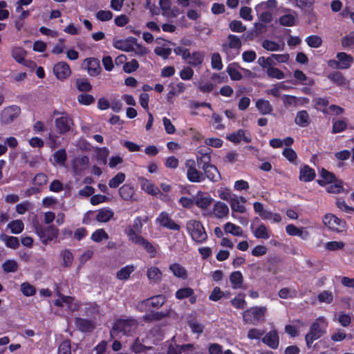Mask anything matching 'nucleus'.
<instances>
[{
	"label": "nucleus",
	"mask_w": 354,
	"mask_h": 354,
	"mask_svg": "<svg viewBox=\"0 0 354 354\" xmlns=\"http://www.w3.org/2000/svg\"><path fill=\"white\" fill-rule=\"evenodd\" d=\"M162 338L160 328L154 327L134 340L131 347V351L136 353H140L145 350H150L153 348L152 345L157 344Z\"/></svg>",
	"instance_id": "obj_1"
},
{
	"label": "nucleus",
	"mask_w": 354,
	"mask_h": 354,
	"mask_svg": "<svg viewBox=\"0 0 354 354\" xmlns=\"http://www.w3.org/2000/svg\"><path fill=\"white\" fill-rule=\"evenodd\" d=\"M328 322L324 317L317 318L310 325L308 332L305 336L308 348H310L314 341L319 339L326 333Z\"/></svg>",
	"instance_id": "obj_2"
},
{
	"label": "nucleus",
	"mask_w": 354,
	"mask_h": 354,
	"mask_svg": "<svg viewBox=\"0 0 354 354\" xmlns=\"http://www.w3.org/2000/svg\"><path fill=\"white\" fill-rule=\"evenodd\" d=\"M138 322L135 319H120L117 320L111 331L112 338L118 336L133 335L138 330Z\"/></svg>",
	"instance_id": "obj_3"
},
{
	"label": "nucleus",
	"mask_w": 354,
	"mask_h": 354,
	"mask_svg": "<svg viewBox=\"0 0 354 354\" xmlns=\"http://www.w3.org/2000/svg\"><path fill=\"white\" fill-rule=\"evenodd\" d=\"M186 230L192 239L198 243H203L207 239V234L203 224L196 219H190L186 222Z\"/></svg>",
	"instance_id": "obj_4"
},
{
	"label": "nucleus",
	"mask_w": 354,
	"mask_h": 354,
	"mask_svg": "<svg viewBox=\"0 0 354 354\" xmlns=\"http://www.w3.org/2000/svg\"><path fill=\"white\" fill-rule=\"evenodd\" d=\"M184 170L187 180L191 183H202L205 180L203 172L196 167V162L192 159H187L184 164Z\"/></svg>",
	"instance_id": "obj_5"
},
{
	"label": "nucleus",
	"mask_w": 354,
	"mask_h": 354,
	"mask_svg": "<svg viewBox=\"0 0 354 354\" xmlns=\"http://www.w3.org/2000/svg\"><path fill=\"white\" fill-rule=\"evenodd\" d=\"M267 308L264 306H255L246 310L243 315V319L246 323L257 324L264 321L265 314Z\"/></svg>",
	"instance_id": "obj_6"
},
{
	"label": "nucleus",
	"mask_w": 354,
	"mask_h": 354,
	"mask_svg": "<svg viewBox=\"0 0 354 354\" xmlns=\"http://www.w3.org/2000/svg\"><path fill=\"white\" fill-rule=\"evenodd\" d=\"M322 221L324 225L332 232L339 233L345 231L346 229V221L330 213L325 214Z\"/></svg>",
	"instance_id": "obj_7"
},
{
	"label": "nucleus",
	"mask_w": 354,
	"mask_h": 354,
	"mask_svg": "<svg viewBox=\"0 0 354 354\" xmlns=\"http://www.w3.org/2000/svg\"><path fill=\"white\" fill-rule=\"evenodd\" d=\"M57 115L55 120L57 131L60 134H64L70 131L73 126V120L72 118L65 113H55Z\"/></svg>",
	"instance_id": "obj_8"
},
{
	"label": "nucleus",
	"mask_w": 354,
	"mask_h": 354,
	"mask_svg": "<svg viewBox=\"0 0 354 354\" xmlns=\"http://www.w3.org/2000/svg\"><path fill=\"white\" fill-rule=\"evenodd\" d=\"M143 223L141 217H136L133 222L132 225H129L125 229V234H127L129 241L133 242L142 236L140 234L142 232Z\"/></svg>",
	"instance_id": "obj_9"
},
{
	"label": "nucleus",
	"mask_w": 354,
	"mask_h": 354,
	"mask_svg": "<svg viewBox=\"0 0 354 354\" xmlns=\"http://www.w3.org/2000/svg\"><path fill=\"white\" fill-rule=\"evenodd\" d=\"M168 346L167 349V354H181L187 351H193L195 348L194 344H186L179 345L175 341V337H173L167 342Z\"/></svg>",
	"instance_id": "obj_10"
},
{
	"label": "nucleus",
	"mask_w": 354,
	"mask_h": 354,
	"mask_svg": "<svg viewBox=\"0 0 354 354\" xmlns=\"http://www.w3.org/2000/svg\"><path fill=\"white\" fill-rule=\"evenodd\" d=\"M247 199L244 196L234 194L229 202L232 210V216L233 217L235 218V212L243 214L246 212L247 209L245 205Z\"/></svg>",
	"instance_id": "obj_11"
},
{
	"label": "nucleus",
	"mask_w": 354,
	"mask_h": 354,
	"mask_svg": "<svg viewBox=\"0 0 354 354\" xmlns=\"http://www.w3.org/2000/svg\"><path fill=\"white\" fill-rule=\"evenodd\" d=\"M21 113V109L16 105H12L5 108L1 113V121L2 123L8 124L19 116Z\"/></svg>",
	"instance_id": "obj_12"
},
{
	"label": "nucleus",
	"mask_w": 354,
	"mask_h": 354,
	"mask_svg": "<svg viewBox=\"0 0 354 354\" xmlns=\"http://www.w3.org/2000/svg\"><path fill=\"white\" fill-rule=\"evenodd\" d=\"M156 223L171 230L179 231L180 227L171 219L169 214L165 212H161L156 219Z\"/></svg>",
	"instance_id": "obj_13"
},
{
	"label": "nucleus",
	"mask_w": 354,
	"mask_h": 354,
	"mask_svg": "<svg viewBox=\"0 0 354 354\" xmlns=\"http://www.w3.org/2000/svg\"><path fill=\"white\" fill-rule=\"evenodd\" d=\"M165 301V297L162 295H157L150 299L142 301L138 305V308L142 310H150L151 308H160Z\"/></svg>",
	"instance_id": "obj_14"
},
{
	"label": "nucleus",
	"mask_w": 354,
	"mask_h": 354,
	"mask_svg": "<svg viewBox=\"0 0 354 354\" xmlns=\"http://www.w3.org/2000/svg\"><path fill=\"white\" fill-rule=\"evenodd\" d=\"M159 6L162 15L167 18H174L178 15V8L172 6L171 0H159Z\"/></svg>",
	"instance_id": "obj_15"
},
{
	"label": "nucleus",
	"mask_w": 354,
	"mask_h": 354,
	"mask_svg": "<svg viewBox=\"0 0 354 354\" xmlns=\"http://www.w3.org/2000/svg\"><path fill=\"white\" fill-rule=\"evenodd\" d=\"M195 205L201 209H207L213 202V198L209 193L198 191L194 195Z\"/></svg>",
	"instance_id": "obj_16"
},
{
	"label": "nucleus",
	"mask_w": 354,
	"mask_h": 354,
	"mask_svg": "<svg viewBox=\"0 0 354 354\" xmlns=\"http://www.w3.org/2000/svg\"><path fill=\"white\" fill-rule=\"evenodd\" d=\"M241 46V42L239 37L230 35L227 37V42L223 45V49L227 55L231 53L232 50L235 51V55H238Z\"/></svg>",
	"instance_id": "obj_17"
},
{
	"label": "nucleus",
	"mask_w": 354,
	"mask_h": 354,
	"mask_svg": "<svg viewBox=\"0 0 354 354\" xmlns=\"http://www.w3.org/2000/svg\"><path fill=\"white\" fill-rule=\"evenodd\" d=\"M53 73L58 80H64L71 73L69 65L65 62H59L53 67Z\"/></svg>",
	"instance_id": "obj_18"
},
{
	"label": "nucleus",
	"mask_w": 354,
	"mask_h": 354,
	"mask_svg": "<svg viewBox=\"0 0 354 354\" xmlns=\"http://www.w3.org/2000/svg\"><path fill=\"white\" fill-rule=\"evenodd\" d=\"M135 44V37H129L124 39H114L113 46L115 48L130 53L132 52L133 45Z\"/></svg>",
	"instance_id": "obj_19"
},
{
	"label": "nucleus",
	"mask_w": 354,
	"mask_h": 354,
	"mask_svg": "<svg viewBox=\"0 0 354 354\" xmlns=\"http://www.w3.org/2000/svg\"><path fill=\"white\" fill-rule=\"evenodd\" d=\"M227 138L230 141L235 143L240 142L242 140L247 143L252 141L250 133L248 131L243 129H239L238 131L232 133L227 136Z\"/></svg>",
	"instance_id": "obj_20"
},
{
	"label": "nucleus",
	"mask_w": 354,
	"mask_h": 354,
	"mask_svg": "<svg viewBox=\"0 0 354 354\" xmlns=\"http://www.w3.org/2000/svg\"><path fill=\"white\" fill-rule=\"evenodd\" d=\"M262 342L268 347L276 349L279 344V337L276 330H272L264 335Z\"/></svg>",
	"instance_id": "obj_21"
},
{
	"label": "nucleus",
	"mask_w": 354,
	"mask_h": 354,
	"mask_svg": "<svg viewBox=\"0 0 354 354\" xmlns=\"http://www.w3.org/2000/svg\"><path fill=\"white\" fill-rule=\"evenodd\" d=\"M88 73L91 76H97L101 73V67L98 59L91 57L84 60Z\"/></svg>",
	"instance_id": "obj_22"
},
{
	"label": "nucleus",
	"mask_w": 354,
	"mask_h": 354,
	"mask_svg": "<svg viewBox=\"0 0 354 354\" xmlns=\"http://www.w3.org/2000/svg\"><path fill=\"white\" fill-rule=\"evenodd\" d=\"M203 174L205 178H207L211 181H217L220 178L219 171L216 166L211 163L202 165Z\"/></svg>",
	"instance_id": "obj_23"
},
{
	"label": "nucleus",
	"mask_w": 354,
	"mask_h": 354,
	"mask_svg": "<svg viewBox=\"0 0 354 354\" xmlns=\"http://www.w3.org/2000/svg\"><path fill=\"white\" fill-rule=\"evenodd\" d=\"M205 57V53L202 51H194L189 53V56L185 60L186 63L194 67H200Z\"/></svg>",
	"instance_id": "obj_24"
},
{
	"label": "nucleus",
	"mask_w": 354,
	"mask_h": 354,
	"mask_svg": "<svg viewBox=\"0 0 354 354\" xmlns=\"http://www.w3.org/2000/svg\"><path fill=\"white\" fill-rule=\"evenodd\" d=\"M55 306L64 307L66 306L70 310H76L79 308L77 303H74V298L68 296H60L59 299L54 302Z\"/></svg>",
	"instance_id": "obj_25"
},
{
	"label": "nucleus",
	"mask_w": 354,
	"mask_h": 354,
	"mask_svg": "<svg viewBox=\"0 0 354 354\" xmlns=\"http://www.w3.org/2000/svg\"><path fill=\"white\" fill-rule=\"evenodd\" d=\"M286 232L290 236H297L303 240L309 237V232L304 227H297L293 224H289L286 227Z\"/></svg>",
	"instance_id": "obj_26"
},
{
	"label": "nucleus",
	"mask_w": 354,
	"mask_h": 354,
	"mask_svg": "<svg viewBox=\"0 0 354 354\" xmlns=\"http://www.w3.org/2000/svg\"><path fill=\"white\" fill-rule=\"evenodd\" d=\"M211 152L212 150L209 149L204 150L203 147H199L197 149L196 153L197 163L202 165L209 164L211 162Z\"/></svg>",
	"instance_id": "obj_27"
},
{
	"label": "nucleus",
	"mask_w": 354,
	"mask_h": 354,
	"mask_svg": "<svg viewBox=\"0 0 354 354\" xmlns=\"http://www.w3.org/2000/svg\"><path fill=\"white\" fill-rule=\"evenodd\" d=\"M229 212V207L225 203L221 201H217L214 203L213 214L216 218H225L227 216Z\"/></svg>",
	"instance_id": "obj_28"
},
{
	"label": "nucleus",
	"mask_w": 354,
	"mask_h": 354,
	"mask_svg": "<svg viewBox=\"0 0 354 354\" xmlns=\"http://www.w3.org/2000/svg\"><path fill=\"white\" fill-rule=\"evenodd\" d=\"M140 187L142 190L149 194L157 196L160 194V189L152 182L146 179L141 178L140 180Z\"/></svg>",
	"instance_id": "obj_29"
},
{
	"label": "nucleus",
	"mask_w": 354,
	"mask_h": 354,
	"mask_svg": "<svg viewBox=\"0 0 354 354\" xmlns=\"http://www.w3.org/2000/svg\"><path fill=\"white\" fill-rule=\"evenodd\" d=\"M38 234L40 236L41 241L44 243H47L48 241L57 237V230L53 226H48L45 230L38 232Z\"/></svg>",
	"instance_id": "obj_30"
},
{
	"label": "nucleus",
	"mask_w": 354,
	"mask_h": 354,
	"mask_svg": "<svg viewBox=\"0 0 354 354\" xmlns=\"http://www.w3.org/2000/svg\"><path fill=\"white\" fill-rule=\"evenodd\" d=\"M114 215L113 211L109 207L100 209L97 212L95 218L98 222L106 223L109 221Z\"/></svg>",
	"instance_id": "obj_31"
},
{
	"label": "nucleus",
	"mask_w": 354,
	"mask_h": 354,
	"mask_svg": "<svg viewBox=\"0 0 354 354\" xmlns=\"http://www.w3.org/2000/svg\"><path fill=\"white\" fill-rule=\"evenodd\" d=\"M315 173L313 169L308 165L301 167L299 172V180L304 182H310L314 180Z\"/></svg>",
	"instance_id": "obj_32"
},
{
	"label": "nucleus",
	"mask_w": 354,
	"mask_h": 354,
	"mask_svg": "<svg viewBox=\"0 0 354 354\" xmlns=\"http://www.w3.org/2000/svg\"><path fill=\"white\" fill-rule=\"evenodd\" d=\"M147 276L150 282L156 283L162 280V273L158 268L151 266L147 269Z\"/></svg>",
	"instance_id": "obj_33"
},
{
	"label": "nucleus",
	"mask_w": 354,
	"mask_h": 354,
	"mask_svg": "<svg viewBox=\"0 0 354 354\" xmlns=\"http://www.w3.org/2000/svg\"><path fill=\"white\" fill-rule=\"evenodd\" d=\"M295 122L301 127H308L310 123V119L308 112L304 110L297 112L295 118Z\"/></svg>",
	"instance_id": "obj_34"
},
{
	"label": "nucleus",
	"mask_w": 354,
	"mask_h": 354,
	"mask_svg": "<svg viewBox=\"0 0 354 354\" xmlns=\"http://www.w3.org/2000/svg\"><path fill=\"white\" fill-rule=\"evenodd\" d=\"M256 107L262 115H268L272 112V106L268 100L259 99L256 102Z\"/></svg>",
	"instance_id": "obj_35"
},
{
	"label": "nucleus",
	"mask_w": 354,
	"mask_h": 354,
	"mask_svg": "<svg viewBox=\"0 0 354 354\" xmlns=\"http://www.w3.org/2000/svg\"><path fill=\"white\" fill-rule=\"evenodd\" d=\"M89 159L86 156L75 158L73 163V168L75 173L79 174L84 170L88 163Z\"/></svg>",
	"instance_id": "obj_36"
},
{
	"label": "nucleus",
	"mask_w": 354,
	"mask_h": 354,
	"mask_svg": "<svg viewBox=\"0 0 354 354\" xmlns=\"http://www.w3.org/2000/svg\"><path fill=\"white\" fill-rule=\"evenodd\" d=\"M169 270L178 278L185 279L187 277V270L179 263H174L171 264L169 266Z\"/></svg>",
	"instance_id": "obj_37"
},
{
	"label": "nucleus",
	"mask_w": 354,
	"mask_h": 354,
	"mask_svg": "<svg viewBox=\"0 0 354 354\" xmlns=\"http://www.w3.org/2000/svg\"><path fill=\"white\" fill-rule=\"evenodd\" d=\"M336 57L339 62L340 69L348 68L353 61V58L350 55L344 52L338 53Z\"/></svg>",
	"instance_id": "obj_38"
},
{
	"label": "nucleus",
	"mask_w": 354,
	"mask_h": 354,
	"mask_svg": "<svg viewBox=\"0 0 354 354\" xmlns=\"http://www.w3.org/2000/svg\"><path fill=\"white\" fill-rule=\"evenodd\" d=\"M194 291L192 288L189 287H185L178 290L176 292L175 297L178 299H184L187 297H190V301L192 303L195 302V297H192L194 295Z\"/></svg>",
	"instance_id": "obj_39"
},
{
	"label": "nucleus",
	"mask_w": 354,
	"mask_h": 354,
	"mask_svg": "<svg viewBox=\"0 0 354 354\" xmlns=\"http://www.w3.org/2000/svg\"><path fill=\"white\" fill-rule=\"evenodd\" d=\"M133 243L141 245L151 257H155L156 254L155 247L144 237L141 236Z\"/></svg>",
	"instance_id": "obj_40"
},
{
	"label": "nucleus",
	"mask_w": 354,
	"mask_h": 354,
	"mask_svg": "<svg viewBox=\"0 0 354 354\" xmlns=\"http://www.w3.org/2000/svg\"><path fill=\"white\" fill-rule=\"evenodd\" d=\"M135 270L136 267L133 265H127L117 272L116 277L119 280H127Z\"/></svg>",
	"instance_id": "obj_41"
},
{
	"label": "nucleus",
	"mask_w": 354,
	"mask_h": 354,
	"mask_svg": "<svg viewBox=\"0 0 354 354\" xmlns=\"http://www.w3.org/2000/svg\"><path fill=\"white\" fill-rule=\"evenodd\" d=\"M254 236L257 239H268L270 232L265 224L261 223L257 228L252 230Z\"/></svg>",
	"instance_id": "obj_42"
},
{
	"label": "nucleus",
	"mask_w": 354,
	"mask_h": 354,
	"mask_svg": "<svg viewBox=\"0 0 354 354\" xmlns=\"http://www.w3.org/2000/svg\"><path fill=\"white\" fill-rule=\"evenodd\" d=\"M119 194L122 199L131 201L134 194V189L129 185H124L119 189Z\"/></svg>",
	"instance_id": "obj_43"
},
{
	"label": "nucleus",
	"mask_w": 354,
	"mask_h": 354,
	"mask_svg": "<svg viewBox=\"0 0 354 354\" xmlns=\"http://www.w3.org/2000/svg\"><path fill=\"white\" fill-rule=\"evenodd\" d=\"M75 324L78 329L82 332H90L94 328L93 322L85 319H76Z\"/></svg>",
	"instance_id": "obj_44"
},
{
	"label": "nucleus",
	"mask_w": 354,
	"mask_h": 354,
	"mask_svg": "<svg viewBox=\"0 0 354 354\" xmlns=\"http://www.w3.org/2000/svg\"><path fill=\"white\" fill-rule=\"evenodd\" d=\"M319 174L323 179L318 180L317 183L322 186H324L326 183H332L336 180L333 173L328 171L324 168L319 170Z\"/></svg>",
	"instance_id": "obj_45"
},
{
	"label": "nucleus",
	"mask_w": 354,
	"mask_h": 354,
	"mask_svg": "<svg viewBox=\"0 0 354 354\" xmlns=\"http://www.w3.org/2000/svg\"><path fill=\"white\" fill-rule=\"evenodd\" d=\"M0 239L6 243L8 248L15 249L19 247V243L17 237L8 236L5 234H0Z\"/></svg>",
	"instance_id": "obj_46"
},
{
	"label": "nucleus",
	"mask_w": 354,
	"mask_h": 354,
	"mask_svg": "<svg viewBox=\"0 0 354 354\" xmlns=\"http://www.w3.org/2000/svg\"><path fill=\"white\" fill-rule=\"evenodd\" d=\"M230 281L234 289L240 288L243 283V275L240 271H234L230 276Z\"/></svg>",
	"instance_id": "obj_47"
},
{
	"label": "nucleus",
	"mask_w": 354,
	"mask_h": 354,
	"mask_svg": "<svg viewBox=\"0 0 354 354\" xmlns=\"http://www.w3.org/2000/svg\"><path fill=\"white\" fill-rule=\"evenodd\" d=\"M224 230L226 233L231 234L234 236H241L243 235V230L241 227L230 222H227L225 224Z\"/></svg>",
	"instance_id": "obj_48"
},
{
	"label": "nucleus",
	"mask_w": 354,
	"mask_h": 354,
	"mask_svg": "<svg viewBox=\"0 0 354 354\" xmlns=\"http://www.w3.org/2000/svg\"><path fill=\"white\" fill-rule=\"evenodd\" d=\"M66 160V153L65 149H59L54 153L53 154V162L54 165H59L64 166Z\"/></svg>",
	"instance_id": "obj_49"
},
{
	"label": "nucleus",
	"mask_w": 354,
	"mask_h": 354,
	"mask_svg": "<svg viewBox=\"0 0 354 354\" xmlns=\"http://www.w3.org/2000/svg\"><path fill=\"white\" fill-rule=\"evenodd\" d=\"M276 6V0H268L267 1L261 2L257 5L255 10L257 12H260L261 11H268L269 9L274 8Z\"/></svg>",
	"instance_id": "obj_50"
},
{
	"label": "nucleus",
	"mask_w": 354,
	"mask_h": 354,
	"mask_svg": "<svg viewBox=\"0 0 354 354\" xmlns=\"http://www.w3.org/2000/svg\"><path fill=\"white\" fill-rule=\"evenodd\" d=\"M2 269L6 272H15L18 270L19 265L15 260L8 259L2 263Z\"/></svg>",
	"instance_id": "obj_51"
},
{
	"label": "nucleus",
	"mask_w": 354,
	"mask_h": 354,
	"mask_svg": "<svg viewBox=\"0 0 354 354\" xmlns=\"http://www.w3.org/2000/svg\"><path fill=\"white\" fill-rule=\"evenodd\" d=\"M154 53L163 59H167L170 55L171 49L168 47L167 44H164L162 46H156Z\"/></svg>",
	"instance_id": "obj_52"
},
{
	"label": "nucleus",
	"mask_w": 354,
	"mask_h": 354,
	"mask_svg": "<svg viewBox=\"0 0 354 354\" xmlns=\"http://www.w3.org/2000/svg\"><path fill=\"white\" fill-rule=\"evenodd\" d=\"M109 238V234L104 231V229H98L94 231L91 236V240L97 243H99L104 239L107 240Z\"/></svg>",
	"instance_id": "obj_53"
},
{
	"label": "nucleus",
	"mask_w": 354,
	"mask_h": 354,
	"mask_svg": "<svg viewBox=\"0 0 354 354\" xmlns=\"http://www.w3.org/2000/svg\"><path fill=\"white\" fill-rule=\"evenodd\" d=\"M328 79L339 86L346 84V80L339 72H333L328 75Z\"/></svg>",
	"instance_id": "obj_54"
},
{
	"label": "nucleus",
	"mask_w": 354,
	"mask_h": 354,
	"mask_svg": "<svg viewBox=\"0 0 354 354\" xmlns=\"http://www.w3.org/2000/svg\"><path fill=\"white\" fill-rule=\"evenodd\" d=\"M125 174L120 172L113 177L109 182V186L111 188H117L125 180Z\"/></svg>",
	"instance_id": "obj_55"
},
{
	"label": "nucleus",
	"mask_w": 354,
	"mask_h": 354,
	"mask_svg": "<svg viewBox=\"0 0 354 354\" xmlns=\"http://www.w3.org/2000/svg\"><path fill=\"white\" fill-rule=\"evenodd\" d=\"M132 52H133L138 56H144L148 54L149 50L142 44H138L137 39L135 38V44L133 45Z\"/></svg>",
	"instance_id": "obj_56"
},
{
	"label": "nucleus",
	"mask_w": 354,
	"mask_h": 354,
	"mask_svg": "<svg viewBox=\"0 0 354 354\" xmlns=\"http://www.w3.org/2000/svg\"><path fill=\"white\" fill-rule=\"evenodd\" d=\"M296 14H286L281 16L279 22L281 25L286 26H292L295 24Z\"/></svg>",
	"instance_id": "obj_57"
},
{
	"label": "nucleus",
	"mask_w": 354,
	"mask_h": 354,
	"mask_svg": "<svg viewBox=\"0 0 354 354\" xmlns=\"http://www.w3.org/2000/svg\"><path fill=\"white\" fill-rule=\"evenodd\" d=\"M306 41L311 48H319L322 44V39L318 35H310L306 37Z\"/></svg>",
	"instance_id": "obj_58"
},
{
	"label": "nucleus",
	"mask_w": 354,
	"mask_h": 354,
	"mask_svg": "<svg viewBox=\"0 0 354 354\" xmlns=\"http://www.w3.org/2000/svg\"><path fill=\"white\" fill-rule=\"evenodd\" d=\"M262 46L267 50L277 51L283 50V45H280L272 41L266 40L263 41Z\"/></svg>",
	"instance_id": "obj_59"
},
{
	"label": "nucleus",
	"mask_w": 354,
	"mask_h": 354,
	"mask_svg": "<svg viewBox=\"0 0 354 354\" xmlns=\"http://www.w3.org/2000/svg\"><path fill=\"white\" fill-rule=\"evenodd\" d=\"M334 184H330L327 186L326 190L329 193L339 194L343 192L342 183L341 180H334Z\"/></svg>",
	"instance_id": "obj_60"
},
{
	"label": "nucleus",
	"mask_w": 354,
	"mask_h": 354,
	"mask_svg": "<svg viewBox=\"0 0 354 354\" xmlns=\"http://www.w3.org/2000/svg\"><path fill=\"white\" fill-rule=\"evenodd\" d=\"M211 66L215 70H221L223 68V63L221 55L217 53H213L211 57Z\"/></svg>",
	"instance_id": "obj_61"
},
{
	"label": "nucleus",
	"mask_w": 354,
	"mask_h": 354,
	"mask_svg": "<svg viewBox=\"0 0 354 354\" xmlns=\"http://www.w3.org/2000/svg\"><path fill=\"white\" fill-rule=\"evenodd\" d=\"M139 68L138 62L133 59L129 62H126L123 66V71L127 73L135 72Z\"/></svg>",
	"instance_id": "obj_62"
},
{
	"label": "nucleus",
	"mask_w": 354,
	"mask_h": 354,
	"mask_svg": "<svg viewBox=\"0 0 354 354\" xmlns=\"http://www.w3.org/2000/svg\"><path fill=\"white\" fill-rule=\"evenodd\" d=\"M227 73L230 78L233 80H240L242 78V75L239 71L236 65L231 64L227 67Z\"/></svg>",
	"instance_id": "obj_63"
},
{
	"label": "nucleus",
	"mask_w": 354,
	"mask_h": 354,
	"mask_svg": "<svg viewBox=\"0 0 354 354\" xmlns=\"http://www.w3.org/2000/svg\"><path fill=\"white\" fill-rule=\"evenodd\" d=\"M342 45L344 48H354V31L350 32L342 39Z\"/></svg>",
	"instance_id": "obj_64"
}]
</instances>
